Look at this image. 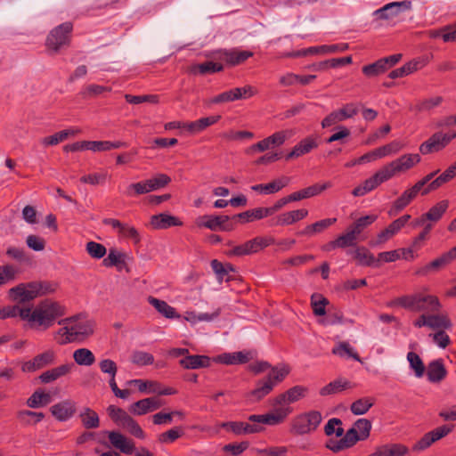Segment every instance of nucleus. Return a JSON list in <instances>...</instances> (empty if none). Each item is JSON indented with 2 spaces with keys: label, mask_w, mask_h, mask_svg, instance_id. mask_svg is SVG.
<instances>
[{
  "label": "nucleus",
  "mask_w": 456,
  "mask_h": 456,
  "mask_svg": "<svg viewBox=\"0 0 456 456\" xmlns=\"http://www.w3.org/2000/svg\"><path fill=\"white\" fill-rule=\"evenodd\" d=\"M59 324L63 327L56 332L55 338L61 345L85 338L93 333L92 322L81 314L63 319Z\"/></svg>",
  "instance_id": "1"
},
{
  "label": "nucleus",
  "mask_w": 456,
  "mask_h": 456,
  "mask_svg": "<svg viewBox=\"0 0 456 456\" xmlns=\"http://www.w3.org/2000/svg\"><path fill=\"white\" fill-rule=\"evenodd\" d=\"M62 314V308L58 303L45 300L37 305L33 311L29 307L28 322L46 330Z\"/></svg>",
  "instance_id": "2"
},
{
  "label": "nucleus",
  "mask_w": 456,
  "mask_h": 456,
  "mask_svg": "<svg viewBox=\"0 0 456 456\" xmlns=\"http://www.w3.org/2000/svg\"><path fill=\"white\" fill-rule=\"evenodd\" d=\"M289 373V369L282 367L281 369L272 368L268 376L257 381L256 387L249 393V396L254 401H259L267 395L273 387L282 381Z\"/></svg>",
  "instance_id": "3"
},
{
  "label": "nucleus",
  "mask_w": 456,
  "mask_h": 456,
  "mask_svg": "<svg viewBox=\"0 0 456 456\" xmlns=\"http://www.w3.org/2000/svg\"><path fill=\"white\" fill-rule=\"evenodd\" d=\"M48 291V288L40 282L20 283L9 289V297L18 304L27 303L36 298L39 294Z\"/></svg>",
  "instance_id": "4"
},
{
  "label": "nucleus",
  "mask_w": 456,
  "mask_h": 456,
  "mask_svg": "<svg viewBox=\"0 0 456 456\" xmlns=\"http://www.w3.org/2000/svg\"><path fill=\"white\" fill-rule=\"evenodd\" d=\"M107 412L110 418L118 426L126 429L131 435L138 438L144 437V432L142 431L141 427L124 410H122L121 408H118L115 405H110L107 408Z\"/></svg>",
  "instance_id": "5"
},
{
  "label": "nucleus",
  "mask_w": 456,
  "mask_h": 456,
  "mask_svg": "<svg viewBox=\"0 0 456 456\" xmlns=\"http://www.w3.org/2000/svg\"><path fill=\"white\" fill-rule=\"evenodd\" d=\"M322 420V416L318 411H311L297 416L292 426V431L297 435L309 434L314 431Z\"/></svg>",
  "instance_id": "6"
},
{
  "label": "nucleus",
  "mask_w": 456,
  "mask_h": 456,
  "mask_svg": "<svg viewBox=\"0 0 456 456\" xmlns=\"http://www.w3.org/2000/svg\"><path fill=\"white\" fill-rule=\"evenodd\" d=\"M72 29L70 23L61 24L53 29L47 37L46 45L49 49L58 52L62 46L69 42V33Z\"/></svg>",
  "instance_id": "7"
},
{
  "label": "nucleus",
  "mask_w": 456,
  "mask_h": 456,
  "mask_svg": "<svg viewBox=\"0 0 456 456\" xmlns=\"http://www.w3.org/2000/svg\"><path fill=\"white\" fill-rule=\"evenodd\" d=\"M273 411L265 415H250L248 420L254 424H267L277 425L283 421V419L291 412L289 407L273 406Z\"/></svg>",
  "instance_id": "8"
},
{
  "label": "nucleus",
  "mask_w": 456,
  "mask_h": 456,
  "mask_svg": "<svg viewBox=\"0 0 456 456\" xmlns=\"http://www.w3.org/2000/svg\"><path fill=\"white\" fill-rule=\"evenodd\" d=\"M358 113V107L354 103H347L342 109L332 111L322 122L323 128L329 127L345 119L350 118Z\"/></svg>",
  "instance_id": "9"
},
{
  "label": "nucleus",
  "mask_w": 456,
  "mask_h": 456,
  "mask_svg": "<svg viewBox=\"0 0 456 456\" xmlns=\"http://www.w3.org/2000/svg\"><path fill=\"white\" fill-rule=\"evenodd\" d=\"M411 1H401V2H392L385 4L383 7L376 10L374 12V15L378 16L380 19H391L402 12L411 11Z\"/></svg>",
  "instance_id": "10"
},
{
  "label": "nucleus",
  "mask_w": 456,
  "mask_h": 456,
  "mask_svg": "<svg viewBox=\"0 0 456 456\" xmlns=\"http://www.w3.org/2000/svg\"><path fill=\"white\" fill-rule=\"evenodd\" d=\"M228 216H202L197 219V225L205 227L211 231L224 230L230 231L232 227L227 224Z\"/></svg>",
  "instance_id": "11"
},
{
  "label": "nucleus",
  "mask_w": 456,
  "mask_h": 456,
  "mask_svg": "<svg viewBox=\"0 0 456 456\" xmlns=\"http://www.w3.org/2000/svg\"><path fill=\"white\" fill-rule=\"evenodd\" d=\"M306 393V388L301 386H295L290 389L287 390L285 393L279 395L273 400V406H282L287 407L286 405L293 403L305 397Z\"/></svg>",
  "instance_id": "12"
},
{
  "label": "nucleus",
  "mask_w": 456,
  "mask_h": 456,
  "mask_svg": "<svg viewBox=\"0 0 456 456\" xmlns=\"http://www.w3.org/2000/svg\"><path fill=\"white\" fill-rule=\"evenodd\" d=\"M452 428L448 426L439 427L428 433H427L414 446V451H422L429 447L433 443L444 437L451 432Z\"/></svg>",
  "instance_id": "13"
},
{
  "label": "nucleus",
  "mask_w": 456,
  "mask_h": 456,
  "mask_svg": "<svg viewBox=\"0 0 456 456\" xmlns=\"http://www.w3.org/2000/svg\"><path fill=\"white\" fill-rule=\"evenodd\" d=\"M451 140L452 137H449L446 134L440 132L436 133L428 141L420 145L419 151L422 154H428L433 151H438L444 148L451 142Z\"/></svg>",
  "instance_id": "14"
},
{
  "label": "nucleus",
  "mask_w": 456,
  "mask_h": 456,
  "mask_svg": "<svg viewBox=\"0 0 456 456\" xmlns=\"http://www.w3.org/2000/svg\"><path fill=\"white\" fill-rule=\"evenodd\" d=\"M249 51H241L238 49L220 50L215 53V59L225 61L230 65H238L252 56Z\"/></svg>",
  "instance_id": "15"
},
{
  "label": "nucleus",
  "mask_w": 456,
  "mask_h": 456,
  "mask_svg": "<svg viewBox=\"0 0 456 456\" xmlns=\"http://www.w3.org/2000/svg\"><path fill=\"white\" fill-rule=\"evenodd\" d=\"M441 304L436 297L417 293L415 311L431 314L439 312Z\"/></svg>",
  "instance_id": "16"
},
{
  "label": "nucleus",
  "mask_w": 456,
  "mask_h": 456,
  "mask_svg": "<svg viewBox=\"0 0 456 456\" xmlns=\"http://www.w3.org/2000/svg\"><path fill=\"white\" fill-rule=\"evenodd\" d=\"M269 241L266 239L256 237L242 245L234 247L230 254L235 256L249 255L267 247Z\"/></svg>",
  "instance_id": "17"
},
{
  "label": "nucleus",
  "mask_w": 456,
  "mask_h": 456,
  "mask_svg": "<svg viewBox=\"0 0 456 456\" xmlns=\"http://www.w3.org/2000/svg\"><path fill=\"white\" fill-rule=\"evenodd\" d=\"M163 403L160 399L156 397H149L139 400L130 407V411L136 415H143L149 411H153L159 409Z\"/></svg>",
  "instance_id": "18"
},
{
  "label": "nucleus",
  "mask_w": 456,
  "mask_h": 456,
  "mask_svg": "<svg viewBox=\"0 0 456 456\" xmlns=\"http://www.w3.org/2000/svg\"><path fill=\"white\" fill-rule=\"evenodd\" d=\"M108 437L113 447L123 453L131 454L134 452V443L125 436L117 431L108 432Z\"/></svg>",
  "instance_id": "19"
},
{
  "label": "nucleus",
  "mask_w": 456,
  "mask_h": 456,
  "mask_svg": "<svg viewBox=\"0 0 456 456\" xmlns=\"http://www.w3.org/2000/svg\"><path fill=\"white\" fill-rule=\"evenodd\" d=\"M348 48L347 44H336L331 45L312 46L294 53V56H304L307 54H327L337 52H344Z\"/></svg>",
  "instance_id": "20"
},
{
  "label": "nucleus",
  "mask_w": 456,
  "mask_h": 456,
  "mask_svg": "<svg viewBox=\"0 0 456 456\" xmlns=\"http://www.w3.org/2000/svg\"><path fill=\"white\" fill-rule=\"evenodd\" d=\"M75 403L70 400H65L51 407L52 414L60 421H65L70 419L75 413Z\"/></svg>",
  "instance_id": "21"
},
{
  "label": "nucleus",
  "mask_w": 456,
  "mask_h": 456,
  "mask_svg": "<svg viewBox=\"0 0 456 456\" xmlns=\"http://www.w3.org/2000/svg\"><path fill=\"white\" fill-rule=\"evenodd\" d=\"M447 374L442 360H435L428 366L427 375L428 380L433 383L440 382Z\"/></svg>",
  "instance_id": "22"
},
{
  "label": "nucleus",
  "mask_w": 456,
  "mask_h": 456,
  "mask_svg": "<svg viewBox=\"0 0 456 456\" xmlns=\"http://www.w3.org/2000/svg\"><path fill=\"white\" fill-rule=\"evenodd\" d=\"M262 426L254 424V422L250 424L240 421H231L229 425V431L237 436L258 433L262 431Z\"/></svg>",
  "instance_id": "23"
},
{
  "label": "nucleus",
  "mask_w": 456,
  "mask_h": 456,
  "mask_svg": "<svg viewBox=\"0 0 456 456\" xmlns=\"http://www.w3.org/2000/svg\"><path fill=\"white\" fill-rule=\"evenodd\" d=\"M179 363L184 369H200L208 366L209 358L205 355H192L188 354L180 360Z\"/></svg>",
  "instance_id": "24"
},
{
  "label": "nucleus",
  "mask_w": 456,
  "mask_h": 456,
  "mask_svg": "<svg viewBox=\"0 0 456 456\" xmlns=\"http://www.w3.org/2000/svg\"><path fill=\"white\" fill-rule=\"evenodd\" d=\"M351 387H353V385L350 381H348L346 379L339 378V379L329 383L325 387H323L320 390V394H321V395L325 396V395L337 394L338 392H341L343 390H346V389H348Z\"/></svg>",
  "instance_id": "25"
},
{
  "label": "nucleus",
  "mask_w": 456,
  "mask_h": 456,
  "mask_svg": "<svg viewBox=\"0 0 456 456\" xmlns=\"http://www.w3.org/2000/svg\"><path fill=\"white\" fill-rule=\"evenodd\" d=\"M428 327L432 330H446L452 327V322L444 314L431 313L428 314Z\"/></svg>",
  "instance_id": "26"
},
{
  "label": "nucleus",
  "mask_w": 456,
  "mask_h": 456,
  "mask_svg": "<svg viewBox=\"0 0 456 456\" xmlns=\"http://www.w3.org/2000/svg\"><path fill=\"white\" fill-rule=\"evenodd\" d=\"M71 368L72 364H63L43 372L39 379L43 383H50L68 374L71 370Z\"/></svg>",
  "instance_id": "27"
},
{
  "label": "nucleus",
  "mask_w": 456,
  "mask_h": 456,
  "mask_svg": "<svg viewBox=\"0 0 456 456\" xmlns=\"http://www.w3.org/2000/svg\"><path fill=\"white\" fill-rule=\"evenodd\" d=\"M317 147V142L314 138L307 137L297 143L291 152L287 156V159L298 158L310 152L313 149Z\"/></svg>",
  "instance_id": "28"
},
{
  "label": "nucleus",
  "mask_w": 456,
  "mask_h": 456,
  "mask_svg": "<svg viewBox=\"0 0 456 456\" xmlns=\"http://www.w3.org/2000/svg\"><path fill=\"white\" fill-rule=\"evenodd\" d=\"M148 301L159 314L169 319L179 318V315L175 313V309L170 306L167 302L153 297H150Z\"/></svg>",
  "instance_id": "29"
},
{
  "label": "nucleus",
  "mask_w": 456,
  "mask_h": 456,
  "mask_svg": "<svg viewBox=\"0 0 456 456\" xmlns=\"http://www.w3.org/2000/svg\"><path fill=\"white\" fill-rule=\"evenodd\" d=\"M250 359V354L244 352L227 353L218 356V361L225 364L245 363Z\"/></svg>",
  "instance_id": "30"
},
{
  "label": "nucleus",
  "mask_w": 456,
  "mask_h": 456,
  "mask_svg": "<svg viewBox=\"0 0 456 456\" xmlns=\"http://www.w3.org/2000/svg\"><path fill=\"white\" fill-rule=\"evenodd\" d=\"M308 215L306 209H297L280 215L277 219V224L280 225L292 224L299 220H302Z\"/></svg>",
  "instance_id": "31"
},
{
  "label": "nucleus",
  "mask_w": 456,
  "mask_h": 456,
  "mask_svg": "<svg viewBox=\"0 0 456 456\" xmlns=\"http://www.w3.org/2000/svg\"><path fill=\"white\" fill-rule=\"evenodd\" d=\"M29 307H21L19 305L6 306L0 310V319L20 316L22 320L28 321Z\"/></svg>",
  "instance_id": "32"
},
{
  "label": "nucleus",
  "mask_w": 456,
  "mask_h": 456,
  "mask_svg": "<svg viewBox=\"0 0 456 456\" xmlns=\"http://www.w3.org/2000/svg\"><path fill=\"white\" fill-rule=\"evenodd\" d=\"M399 173H403L420 161L419 154H405L394 160Z\"/></svg>",
  "instance_id": "33"
},
{
  "label": "nucleus",
  "mask_w": 456,
  "mask_h": 456,
  "mask_svg": "<svg viewBox=\"0 0 456 456\" xmlns=\"http://www.w3.org/2000/svg\"><path fill=\"white\" fill-rule=\"evenodd\" d=\"M379 456H407L409 449L400 444L383 445L379 448Z\"/></svg>",
  "instance_id": "34"
},
{
  "label": "nucleus",
  "mask_w": 456,
  "mask_h": 456,
  "mask_svg": "<svg viewBox=\"0 0 456 456\" xmlns=\"http://www.w3.org/2000/svg\"><path fill=\"white\" fill-rule=\"evenodd\" d=\"M73 359L77 364L91 366L95 362L93 352L87 348H78L73 352Z\"/></svg>",
  "instance_id": "35"
},
{
  "label": "nucleus",
  "mask_w": 456,
  "mask_h": 456,
  "mask_svg": "<svg viewBox=\"0 0 456 456\" xmlns=\"http://www.w3.org/2000/svg\"><path fill=\"white\" fill-rule=\"evenodd\" d=\"M151 224L156 229H165L173 225L180 224L175 216L166 214L153 216L151 217Z\"/></svg>",
  "instance_id": "36"
},
{
  "label": "nucleus",
  "mask_w": 456,
  "mask_h": 456,
  "mask_svg": "<svg viewBox=\"0 0 456 456\" xmlns=\"http://www.w3.org/2000/svg\"><path fill=\"white\" fill-rule=\"evenodd\" d=\"M126 254L112 248L110 250L108 256L103 260V264L106 266L115 265L118 269H122L126 265Z\"/></svg>",
  "instance_id": "37"
},
{
  "label": "nucleus",
  "mask_w": 456,
  "mask_h": 456,
  "mask_svg": "<svg viewBox=\"0 0 456 456\" xmlns=\"http://www.w3.org/2000/svg\"><path fill=\"white\" fill-rule=\"evenodd\" d=\"M79 418L86 428H96L99 427V416L90 408H85L79 414Z\"/></svg>",
  "instance_id": "38"
},
{
  "label": "nucleus",
  "mask_w": 456,
  "mask_h": 456,
  "mask_svg": "<svg viewBox=\"0 0 456 456\" xmlns=\"http://www.w3.org/2000/svg\"><path fill=\"white\" fill-rule=\"evenodd\" d=\"M51 395L42 391H36L27 400V405L30 408H39L51 403Z\"/></svg>",
  "instance_id": "39"
},
{
  "label": "nucleus",
  "mask_w": 456,
  "mask_h": 456,
  "mask_svg": "<svg viewBox=\"0 0 456 456\" xmlns=\"http://www.w3.org/2000/svg\"><path fill=\"white\" fill-rule=\"evenodd\" d=\"M358 237L353 233L348 228L347 232L337 238V240L330 242V246L333 248H346L354 246L356 244Z\"/></svg>",
  "instance_id": "40"
},
{
  "label": "nucleus",
  "mask_w": 456,
  "mask_h": 456,
  "mask_svg": "<svg viewBox=\"0 0 456 456\" xmlns=\"http://www.w3.org/2000/svg\"><path fill=\"white\" fill-rule=\"evenodd\" d=\"M401 230L400 226L396 224L395 221L392 222L385 230L380 232L377 240L371 243V245H380L387 241L393 236H395Z\"/></svg>",
  "instance_id": "41"
},
{
  "label": "nucleus",
  "mask_w": 456,
  "mask_h": 456,
  "mask_svg": "<svg viewBox=\"0 0 456 456\" xmlns=\"http://www.w3.org/2000/svg\"><path fill=\"white\" fill-rule=\"evenodd\" d=\"M377 219V216L369 215L362 217L358 218L354 224H352L348 228L354 233L357 237L362 233V232L374 223Z\"/></svg>",
  "instance_id": "42"
},
{
  "label": "nucleus",
  "mask_w": 456,
  "mask_h": 456,
  "mask_svg": "<svg viewBox=\"0 0 456 456\" xmlns=\"http://www.w3.org/2000/svg\"><path fill=\"white\" fill-rule=\"evenodd\" d=\"M171 179L169 176L164 174H159L151 179L145 180L146 187L149 192L157 191L160 188L165 187L170 183Z\"/></svg>",
  "instance_id": "43"
},
{
  "label": "nucleus",
  "mask_w": 456,
  "mask_h": 456,
  "mask_svg": "<svg viewBox=\"0 0 456 456\" xmlns=\"http://www.w3.org/2000/svg\"><path fill=\"white\" fill-rule=\"evenodd\" d=\"M447 208L448 202L446 200L440 201L436 206L432 207L428 213L424 214L425 218L431 224L432 222H436L442 217Z\"/></svg>",
  "instance_id": "44"
},
{
  "label": "nucleus",
  "mask_w": 456,
  "mask_h": 456,
  "mask_svg": "<svg viewBox=\"0 0 456 456\" xmlns=\"http://www.w3.org/2000/svg\"><path fill=\"white\" fill-rule=\"evenodd\" d=\"M224 69V66L220 63L214 62V61H206L204 63L196 64L191 67V71L192 73L199 72L200 74H207V73H215L222 71Z\"/></svg>",
  "instance_id": "45"
},
{
  "label": "nucleus",
  "mask_w": 456,
  "mask_h": 456,
  "mask_svg": "<svg viewBox=\"0 0 456 456\" xmlns=\"http://www.w3.org/2000/svg\"><path fill=\"white\" fill-rule=\"evenodd\" d=\"M397 174H399V172L394 160L385 165L382 168L375 173L380 183L391 179Z\"/></svg>",
  "instance_id": "46"
},
{
  "label": "nucleus",
  "mask_w": 456,
  "mask_h": 456,
  "mask_svg": "<svg viewBox=\"0 0 456 456\" xmlns=\"http://www.w3.org/2000/svg\"><path fill=\"white\" fill-rule=\"evenodd\" d=\"M373 399L370 397H362L356 400L351 405V411L354 415H362L365 414L370 408L373 405Z\"/></svg>",
  "instance_id": "47"
},
{
  "label": "nucleus",
  "mask_w": 456,
  "mask_h": 456,
  "mask_svg": "<svg viewBox=\"0 0 456 456\" xmlns=\"http://www.w3.org/2000/svg\"><path fill=\"white\" fill-rule=\"evenodd\" d=\"M329 300L320 294H314L311 297V305L314 314L317 316H322L326 314V305Z\"/></svg>",
  "instance_id": "48"
},
{
  "label": "nucleus",
  "mask_w": 456,
  "mask_h": 456,
  "mask_svg": "<svg viewBox=\"0 0 456 456\" xmlns=\"http://www.w3.org/2000/svg\"><path fill=\"white\" fill-rule=\"evenodd\" d=\"M351 253L354 255V257L359 261L361 265L370 266L378 263V261L374 258V256L364 248H356Z\"/></svg>",
  "instance_id": "49"
},
{
  "label": "nucleus",
  "mask_w": 456,
  "mask_h": 456,
  "mask_svg": "<svg viewBox=\"0 0 456 456\" xmlns=\"http://www.w3.org/2000/svg\"><path fill=\"white\" fill-rule=\"evenodd\" d=\"M407 360L411 368L414 370L415 376L421 378L425 372V366L420 357L413 352H409L407 354Z\"/></svg>",
  "instance_id": "50"
},
{
  "label": "nucleus",
  "mask_w": 456,
  "mask_h": 456,
  "mask_svg": "<svg viewBox=\"0 0 456 456\" xmlns=\"http://www.w3.org/2000/svg\"><path fill=\"white\" fill-rule=\"evenodd\" d=\"M16 268L12 265H0V287L15 280Z\"/></svg>",
  "instance_id": "51"
},
{
  "label": "nucleus",
  "mask_w": 456,
  "mask_h": 456,
  "mask_svg": "<svg viewBox=\"0 0 456 456\" xmlns=\"http://www.w3.org/2000/svg\"><path fill=\"white\" fill-rule=\"evenodd\" d=\"M332 353L339 356L347 355L348 357H351L358 362L361 361L358 354L354 351V349L350 346V345L347 342H340L337 346H335L332 349Z\"/></svg>",
  "instance_id": "52"
},
{
  "label": "nucleus",
  "mask_w": 456,
  "mask_h": 456,
  "mask_svg": "<svg viewBox=\"0 0 456 456\" xmlns=\"http://www.w3.org/2000/svg\"><path fill=\"white\" fill-rule=\"evenodd\" d=\"M403 148V144L398 141H394L387 145L375 150L377 158H384L386 156L398 152Z\"/></svg>",
  "instance_id": "53"
},
{
  "label": "nucleus",
  "mask_w": 456,
  "mask_h": 456,
  "mask_svg": "<svg viewBox=\"0 0 456 456\" xmlns=\"http://www.w3.org/2000/svg\"><path fill=\"white\" fill-rule=\"evenodd\" d=\"M211 267L217 276L219 281L223 280L228 281L230 279L229 272L233 271L232 265H228L224 266L222 263L217 260H212Z\"/></svg>",
  "instance_id": "54"
},
{
  "label": "nucleus",
  "mask_w": 456,
  "mask_h": 456,
  "mask_svg": "<svg viewBox=\"0 0 456 456\" xmlns=\"http://www.w3.org/2000/svg\"><path fill=\"white\" fill-rule=\"evenodd\" d=\"M387 70L386 64L382 59L374 63L366 65L362 68V72L368 77H373L384 73Z\"/></svg>",
  "instance_id": "55"
},
{
  "label": "nucleus",
  "mask_w": 456,
  "mask_h": 456,
  "mask_svg": "<svg viewBox=\"0 0 456 456\" xmlns=\"http://www.w3.org/2000/svg\"><path fill=\"white\" fill-rule=\"evenodd\" d=\"M219 117H207L202 118L197 121L191 122L188 125V129L192 132H199L206 127L209 126L210 125L215 124Z\"/></svg>",
  "instance_id": "56"
},
{
  "label": "nucleus",
  "mask_w": 456,
  "mask_h": 456,
  "mask_svg": "<svg viewBox=\"0 0 456 456\" xmlns=\"http://www.w3.org/2000/svg\"><path fill=\"white\" fill-rule=\"evenodd\" d=\"M353 429L357 432L362 440L367 438L370 435V430L371 428V423L370 420L366 419H360L355 421Z\"/></svg>",
  "instance_id": "57"
},
{
  "label": "nucleus",
  "mask_w": 456,
  "mask_h": 456,
  "mask_svg": "<svg viewBox=\"0 0 456 456\" xmlns=\"http://www.w3.org/2000/svg\"><path fill=\"white\" fill-rule=\"evenodd\" d=\"M125 99L127 102L132 104H140L142 102H151V103H158L159 97L155 94H148V95H131L125 94Z\"/></svg>",
  "instance_id": "58"
},
{
  "label": "nucleus",
  "mask_w": 456,
  "mask_h": 456,
  "mask_svg": "<svg viewBox=\"0 0 456 456\" xmlns=\"http://www.w3.org/2000/svg\"><path fill=\"white\" fill-rule=\"evenodd\" d=\"M417 62H408L403 67L396 69L389 73V77L395 79L405 77L417 69Z\"/></svg>",
  "instance_id": "59"
},
{
  "label": "nucleus",
  "mask_w": 456,
  "mask_h": 456,
  "mask_svg": "<svg viewBox=\"0 0 456 456\" xmlns=\"http://www.w3.org/2000/svg\"><path fill=\"white\" fill-rule=\"evenodd\" d=\"M444 101L442 96H435L428 99L420 101L416 108L419 111L430 110L431 109L439 106Z\"/></svg>",
  "instance_id": "60"
},
{
  "label": "nucleus",
  "mask_w": 456,
  "mask_h": 456,
  "mask_svg": "<svg viewBox=\"0 0 456 456\" xmlns=\"http://www.w3.org/2000/svg\"><path fill=\"white\" fill-rule=\"evenodd\" d=\"M283 188V183L280 182H272L267 184H256L253 185L251 189L256 191H262L265 194H272L279 191Z\"/></svg>",
  "instance_id": "61"
},
{
  "label": "nucleus",
  "mask_w": 456,
  "mask_h": 456,
  "mask_svg": "<svg viewBox=\"0 0 456 456\" xmlns=\"http://www.w3.org/2000/svg\"><path fill=\"white\" fill-rule=\"evenodd\" d=\"M86 251L92 257L99 259L106 254V248L102 244L89 241L86 244Z\"/></svg>",
  "instance_id": "62"
},
{
  "label": "nucleus",
  "mask_w": 456,
  "mask_h": 456,
  "mask_svg": "<svg viewBox=\"0 0 456 456\" xmlns=\"http://www.w3.org/2000/svg\"><path fill=\"white\" fill-rule=\"evenodd\" d=\"M99 367L102 373L110 376V379H115L118 367L114 361L110 359H103L99 362Z\"/></svg>",
  "instance_id": "63"
},
{
  "label": "nucleus",
  "mask_w": 456,
  "mask_h": 456,
  "mask_svg": "<svg viewBox=\"0 0 456 456\" xmlns=\"http://www.w3.org/2000/svg\"><path fill=\"white\" fill-rule=\"evenodd\" d=\"M153 361V355L143 351H136L132 355V362L137 365L143 366L151 364Z\"/></svg>",
  "instance_id": "64"
}]
</instances>
